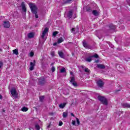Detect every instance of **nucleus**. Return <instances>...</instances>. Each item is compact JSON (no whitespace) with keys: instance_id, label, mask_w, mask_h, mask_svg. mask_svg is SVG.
<instances>
[{"instance_id":"1","label":"nucleus","mask_w":130,"mask_h":130,"mask_svg":"<svg viewBox=\"0 0 130 130\" xmlns=\"http://www.w3.org/2000/svg\"><path fill=\"white\" fill-rule=\"evenodd\" d=\"M29 6L32 14H34L35 15V18L38 19V14H37L38 8H37V6H36V5L34 3H30L29 4Z\"/></svg>"},{"instance_id":"2","label":"nucleus","mask_w":130,"mask_h":130,"mask_svg":"<svg viewBox=\"0 0 130 130\" xmlns=\"http://www.w3.org/2000/svg\"><path fill=\"white\" fill-rule=\"evenodd\" d=\"M98 100L101 101V102L104 104V105H108V102L107 101V99L103 96H99L98 97Z\"/></svg>"},{"instance_id":"3","label":"nucleus","mask_w":130,"mask_h":130,"mask_svg":"<svg viewBox=\"0 0 130 130\" xmlns=\"http://www.w3.org/2000/svg\"><path fill=\"white\" fill-rule=\"evenodd\" d=\"M10 92L13 97H14V98H15V99L18 98V93L17 92V90H16V88H13L12 89H11Z\"/></svg>"},{"instance_id":"4","label":"nucleus","mask_w":130,"mask_h":130,"mask_svg":"<svg viewBox=\"0 0 130 130\" xmlns=\"http://www.w3.org/2000/svg\"><path fill=\"white\" fill-rule=\"evenodd\" d=\"M96 84L99 88H103L104 86V82H103L102 80L99 79L97 81Z\"/></svg>"},{"instance_id":"5","label":"nucleus","mask_w":130,"mask_h":130,"mask_svg":"<svg viewBox=\"0 0 130 130\" xmlns=\"http://www.w3.org/2000/svg\"><path fill=\"white\" fill-rule=\"evenodd\" d=\"M45 78L44 77H40L39 79V84L41 86H44L45 84Z\"/></svg>"},{"instance_id":"6","label":"nucleus","mask_w":130,"mask_h":130,"mask_svg":"<svg viewBox=\"0 0 130 130\" xmlns=\"http://www.w3.org/2000/svg\"><path fill=\"white\" fill-rule=\"evenodd\" d=\"M108 30H113V31L114 32L115 31V29H116V26L112 24H110L108 26L106 27Z\"/></svg>"},{"instance_id":"7","label":"nucleus","mask_w":130,"mask_h":130,"mask_svg":"<svg viewBox=\"0 0 130 130\" xmlns=\"http://www.w3.org/2000/svg\"><path fill=\"white\" fill-rule=\"evenodd\" d=\"M79 26L77 25L76 28H73L71 31L73 34H76V33H79Z\"/></svg>"},{"instance_id":"8","label":"nucleus","mask_w":130,"mask_h":130,"mask_svg":"<svg viewBox=\"0 0 130 130\" xmlns=\"http://www.w3.org/2000/svg\"><path fill=\"white\" fill-rule=\"evenodd\" d=\"M82 44L85 48H87V49H91L92 48V47L89 45L85 40H83Z\"/></svg>"},{"instance_id":"9","label":"nucleus","mask_w":130,"mask_h":130,"mask_svg":"<svg viewBox=\"0 0 130 130\" xmlns=\"http://www.w3.org/2000/svg\"><path fill=\"white\" fill-rule=\"evenodd\" d=\"M3 26L4 28H10L11 25L10 24V22L9 21H5L4 22Z\"/></svg>"},{"instance_id":"10","label":"nucleus","mask_w":130,"mask_h":130,"mask_svg":"<svg viewBox=\"0 0 130 130\" xmlns=\"http://www.w3.org/2000/svg\"><path fill=\"white\" fill-rule=\"evenodd\" d=\"M47 32H48V28L46 27L44 30H43L42 35H41V38H42V39H44V36H45L46 33H47Z\"/></svg>"},{"instance_id":"11","label":"nucleus","mask_w":130,"mask_h":130,"mask_svg":"<svg viewBox=\"0 0 130 130\" xmlns=\"http://www.w3.org/2000/svg\"><path fill=\"white\" fill-rule=\"evenodd\" d=\"M75 77H71V80H70V82L72 84L74 87H77L78 86V84H77V82L75 81Z\"/></svg>"},{"instance_id":"12","label":"nucleus","mask_w":130,"mask_h":130,"mask_svg":"<svg viewBox=\"0 0 130 130\" xmlns=\"http://www.w3.org/2000/svg\"><path fill=\"white\" fill-rule=\"evenodd\" d=\"M21 8L23 12L26 13L27 12V9H26V6L25 5V2H22Z\"/></svg>"},{"instance_id":"13","label":"nucleus","mask_w":130,"mask_h":130,"mask_svg":"<svg viewBox=\"0 0 130 130\" xmlns=\"http://www.w3.org/2000/svg\"><path fill=\"white\" fill-rule=\"evenodd\" d=\"M96 68H98V69H100L101 70H104V69H105V66L103 64H97Z\"/></svg>"},{"instance_id":"14","label":"nucleus","mask_w":130,"mask_h":130,"mask_svg":"<svg viewBox=\"0 0 130 130\" xmlns=\"http://www.w3.org/2000/svg\"><path fill=\"white\" fill-rule=\"evenodd\" d=\"M122 106L123 108H130V105L127 103L122 104Z\"/></svg>"},{"instance_id":"15","label":"nucleus","mask_w":130,"mask_h":130,"mask_svg":"<svg viewBox=\"0 0 130 130\" xmlns=\"http://www.w3.org/2000/svg\"><path fill=\"white\" fill-rule=\"evenodd\" d=\"M81 68L82 69H83V70H84V72H85V73H90V70H89V69L88 68H86V67L82 66Z\"/></svg>"},{"instance_id":"16","label":"nucleus","mask_w":130,"mask_h":130,"mask_svg":"<svg viewBox=\"0 0 130 130\" xmlns=\"http://www.w3.org/2000/svg\"><path fill=\"white\" fill-rule=\"evenodd\" d=\"M58 53L59 54V56L61 57V58H64V54H63V52L61 51H58Z\"/></svg>"},{"instance_id":"17","label":"nucleus","mask_w":130,"mask_h":130,"mask_svg":"<svg viewBox=\"0 0 130 130\" xmlns=\"http://www.w3.org/2000/svg\"><path fill=\"white\" fill-rule=\"evenodd\" d=\"M93 56H90L89 57L86 58L85 60L86 61H88V62H91L92 61V58Z\"/></svg>"},{"instance_id":"18","label":"nucleus","mask_w":130,"mask_h":130,"mask_svg":"<svg viewBox=\"0 0 130 130\" xmlns=\"http://www.w3.org/2000/svg\"><path fill=\"white\" fill-rule=\"evenodd\" d=\"M13 54H15L16 55H18L19 54V51L18 49H15L13 50Z\"/></svg>"},{"instance_id":"19","label":"nucleus","mask_w":130,"mask_h":130,"mask_svg":"<svg viewBox=\"0 0 130 130\" xmlns=\"http://www.w3.org/2000/svg\"><path fill=\"white\" fill-rule=\"evenodd\" d=\"M68 17L69 18H72V17H73V11H70L68 13Z\"/></svg>"},{"instance_id":"20","label":"nucleus","mask_w":130,"mask_h":130,"mask_svg":"<svg viewBox=\"0 0 130 130\" xmlns=\"http://www.w3.org/2000/svg\"><path fill=\"white\" fill-rule=\"evenodd\" d=\"M27 36L28 38H33V37H34V34L32 32L29 33L28 34Z\"/></svg>"},{"instance_id":"21","label":"nucleus","mask_w":130,"mask_h":130,"mask_svg":"<svg viewBox=\"0 0 130 130\" xmlns=\"http://www.w3.org/2000/svg\"><path fill=\"white\" fill-rule=\"evenodd\" d=\"M66 105H67V103H64L63 104H61L59 105V107L60 108H64L66 107Z\"/></svg>"},{"instance_id":"22","label":"nucleus","mask_w":130,"mask_h":130,"mask_svg":"<svg viewBox=\"0 0 130 130\" xmlns=\"http://www.w3.org/2000/svg\"><path fill=\"white\" fill-rule=\"evenodd\" d=\"M92 14L94 15V16H99V13H98V11L97 10H93L92 11Z\"/></svg>"},{"instance_id":"23","label":"nucleus","mask_w":130,"mask_h":130,"mask_svg":"<svg viewBox=\"0 0 130 130\" xmlns=\"http://www.w3.org/2000/svg\"><path fill=\"white\" fill-rule=\"evenodd\" d=\"M21 111H23V112H26V111H28V108L23 107L21 109Z\"/></svg>"},{"instance_id":"24","label":"nucleus","mask_w":130,"mask_h":130,"mask_svg":"<svg viewBox=\"0 0 130 130\" xmlns=\"http://www.w3.org/2000/svg\"><path fill=\"white\" fill-rule=\"evenodd\" d=\"M63 118H66L68 117V112H64L62 115Z\"/></svg>"},{"instance_id":"25","label":"nucleus","mask_w":130,"mask_h":130,"mask_svg":"<svg viewBox=\"0 0 130 130\" xmlns=\"http://www.w3.org/2000/svg\"><path fill=\"white\" fill-rule=\"evenodd\" d=\"M66 72H67V71L66 70V68H64L61 69L60 70V73H61L62 74L63 73H66Z\"/></svg>"},{"instance_id":"26","label":"nucleus","mask_w":130,"mask_h":130,"mask_svg":"<svg viewBox=\"0 0 130 130\" xmlns=\"http://www.w3.org/2000/svg\"><path fill=\"white\" fill-rule=\"evenodd\" d=\"M61 42H63V39H62V38L58 39L57 41L58 44L61 43Z\"/></svg>"},{"instance_id":"27","label":"nucleus","mask_w":130,"mask_h":130,"mask_svg":"<svg viewBox=\"0 0 130 130\" xmlns=\"http://www.w3.org/2000/svg\"><path fill=\"white\" fill-rule=\"evenodd\" d=\"M86 12H92V9H91L90 7H87L86 8Z\"/></svg>"},{"instance_id":"28","label":"nucleus","mask_w":130,"mask_h":130,"mask_svg":"<svg viewBox=\"0 0 130 130\" xmlns=\"http://www.w3.org/2000/svg\"><path fill=\"white\" fill-rule=\"evenodd\" d=\"M35 63H36V61L34 60V63L33 62H30V67H35Z\"/></svg>"},{"instance_id":"29","label":"nucleus","mask_w":130,"mask_h":130,"mask_svg":"<svg viewBox=\"0 0 130 130\" xmlns=\"http://www.w3.org/2000/svg\"><path fill=\"white\" fill-rule=\"evenodd\" d=\"M43 100H44V96H40V101L41 102H43Z\"/></svg>"},{"instance_id":"30","label":"nucleus","mask_w":130,"mask_h":130,"mask_svg":"<svg viewBox=\"0 0 130 130\" xmlns=\"http://www.w3.org/2000/svg\"><path fill=\"white\" fill-rule=\"evenodd\" d=\"M57 34H58V31H54L53 32V36H54V37H55V36H56Z\"/></svg>"},{"instance_id":"31","label":"nucleus","mask_w":130,"mask_h":130,"mask_svg":"<svg viewBox=\"0 0 130 130\" xmlns=\"http://www.w3.org/2000/svg\"><path fill=\"white\" fill-rule=\"evenodd\" d=\"M51 70L52 73H54V72H55V67H54V66H52Z\"/></svg>"},{"instance_id":"32","label":"nucleus","mask_w":130,"mask_h":130,"mask_svg":"<svg viewBox=\"0 0 130 130\" xmlns=\"http://www.w3.org/2000/svg\"><path fill=\"white\" fill-rule=\"evenodd\" d=\"M35 128H36V129L39 130L40 129V126H39V125L38 124H36L35 125Z\"/></svg>"},{"instance_id":"33","label":"nucleus","mask_w":130,"mask_h":130,"mask_svg":"<svg viewBox=\"0 0 130 130\" xmlns=\"http://www.w3.org/2000/svg\"><path fill=\"white\" fill-rule=\"evenodd\" d=\"M91 56H92V57H95V58H98V57H99V55H98V54H95L94 55Z\"/></svg>"},{"instance_id":"34","label":"nucleus","mask_w":130,"mask_h":130,"mask_svg":"<svg viewBox=\"0 0 130 130\" xmlns=\"http://www.w3.org/2000/svg\"><path fill=\"white\" fill-rule=\"evenodd\" d=\"M29 56L31 57H32V56H34V53L33 52H30L29 53Z\"/></svg>"},{"instance_id":"35","label":"nucleus","mask_w":130,"mask_h":130,"mask_svg":"<svg viewBox=\"0 0 130 130\" xmlns=\"http://www.w3.org/2000/svg\"><path fill=\"white\" fill-rule=\"evenodd\" d=\"M76 120L78 125H80V120L79 119V118H76Z\"/></svg>"},{"instance_id":"36","label":"nucleus","mask_w":130,"mask_h":130,"mask_svg":"<svg viewBox=\"0 0 130 130\" xmlns=\"http://www.w3.org/2000/svg\"><path fill=\"white\" fill-rule=\"evenodd\" d=\"M54 54H55L54 51H52L51 52V55L52 56H54Z\"/></svg>"},{"instance_id":"37","label":"nucleus","mask_w":130,"mask_h":130,"mask_svg":"<svg viewBox=\"0 0 130 130\" xmlns=\"http://www.w3.org/2000/svg\"><path fill=\"white\" fill-rule=\"evenodd\" d=\"M29 70L30 71H33V70H34V66H30Z\"/></svg>"},{"instance_id":"38","label":"nucleus","mask_w":130,"mask_h":130,"mask_svg":"<svg viewBox=\"0 0 130 130\" xmlns=\"http://www.w3.org/2000/svg\"><path fill=\"white\" fill-rule=\"evenodd\" d=\"M72 123L73 125H76V121L72 120Z\"/></svg>"},{"instance_id":"39","label":"nucleus","mask_w":130,"mask_h":130,"mask_svg":"<svg viewBox=\"0 0 130 130\" xmlns=\"http://www.w3.org/2000/svg\"><path fill=\"white\" fill-rule=\"evenodd\" d=\"M73 0H67L66 2H64V4H69L70 2H72Z\"/></svg>"},{"instance_id":"40","label":"nucleus","mask_w":130,"mask_h":130,"mask_svg":"<svg viewBox=\"0 0 130 130\" xmlns=\"http://www.w3.org/2000/svg\"><path fill=\"white\" fill-rule=\"evenodd\" d=\"M3 62L2 61H0V69H1L2 67H3Z\"/></svg>"},{"instance_id":"41","label":"nucleus","mask_w":130,"mask_h":130,"mask_svg":"<svg viewBox=\"0 0 130 130\" xmlns=\"http://www.w3.org/2000/svg\"><path fill=\"white\" fill-rule=\"evenodd\" d=\"M51 126V122H50L49 125L47 126V128H49Z\"/></svg>"},{"instance_id":"42","label":"nucleus","mask_w":130,"mask_h":130,"mask_svg":"<svg viewBox=\"0 0 130 130\" xmlns=\"http://www.w3.org/2000/svg\"><path fill=\"white\" fill-rule=\"evenodd\" d=\"M59 126H61V125H62V122L59 121Z\"/></svg>"},{"instance_id":"43","label":"nucleus","mask_w":130,"mask_h":130,"mask_svg":"<svg viewBox=\"0 0 130 130\" xmlns=\"http://www.w3.org/2000/svg\"><path fill=\"white\" fill-rule=\"evenodd\" d=\"M120 29H124V26L121 25V26H120Z\"/></svg>"},{"instance_id":"44","label":"nucleus","mask_w":130,"mask_h":130,"mask_svg":"<svg viewBox=\"0 0 130 130\" xmlns=\"http://www.w3.org/2000/svg\"><path fill=\"white\" fill-rule=\"evenodd\" d=\"M53 46H55L57 45V43H56V42L54 43L53 44Z\"/></svg>"},{"instance_id":"45","label":"nucleus","mask_w":130,"mask_h":130,"mask_svg":"<svg viewBox=\"0 0 130 130\" xmlns=\"http://www.w3.org/2000/svg\"><path fill=\"white\" fill-rule=\"evenodd\" d=\"M71 116H73V117H75V115L74 114V113H71Z\"/></svg>"},{"instance_id":"46","label":"nucleus","mask_w":130,"mask_h":130,"mask_svg":"<svg viewBox=\"0 0 130 130\" xmlns=\"http://www.w3.org/2000/svg\"><path fill=\"white\" fill-rule=\"evenodd\" d=\"M98 62H99V60H95V63H98Z\"/></svg>"},{"instance_id":"47","label":"nucleus","mask_w":130,"mask_h":130,"mask_svg":"<svg viewBox=\"0 0 130 130\" xmlns=\"http://www.w3.org/2000/svg\"><path fill=\"white\" fill-rule=\"evenodd\" d=\"M3 99V96H2V95L0 94V99Z\"/></svg>"},{"instance_id":"48","label":"nucleus","mask_w":130,"mask_h":130,"mask_svg":"<svg viewBox=\"0 0 130 130\" xmlns=\"http://www.w3.org/2000/svg\"><path fill=\"white\" fill-rule=\"evenodd\" d=\"M73 73L72 72H70V75H73Z\"/></svg>"},{"instance_id":"49","label":"nucleus","mask_w":130,"mask_h":130,"mask_svg":"<svg viewBox=\"0 0 130 130\" xmlns=\"http://www.w3.org/2000/svg\"><path fill=\"white\" fill-rule=\"evenodd\" d=\"M54 63H51V66H53Z\"/></svg>"},{"instance_id":"50","label":"nucleus","mask_w":130,"mask_h":130,"mask_svg":"<svg viewBox=\"0 0 130 130\" xmlns=\"http://www.w3.org/2000/svg\"><path fill=\"white\" fill-rule=\"evenodd\" d=\"M111 47H113V46H112Z\"/></svg>"},{"instance_id":"51","label":"nucleus","mask_w":130,"mask_h":130,"mask_svg":"<svg viewBox=\"0 0 130 130\" xmlns=\"http://www.w3.org/2000/svg\"><path fill=\"white\" fill-rule=\"evenodd\" d=\"M3 111H4V112H5V110H4Z\"/></svg>"},{"instance_id":"52","label":"nucleus","mask_w":130,"mask_h":130,"mask_svg":"<svg viewBox=\"0 0 130 130\" xmlns=\"http://www.w3.org/2000/svg\"><path fill=\"white\" fill-rule=\"evenodd\" d=\"M117 91H120L119 90H117Z\"/></svg>"}]
</instances>
